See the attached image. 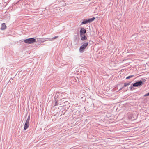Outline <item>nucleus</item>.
<instances>
[{
	"label": "nucleus",
	"instance_id": "nucleus-1",
	"mask_svg": "<svg viewBox=\"0 0 149 149\" xmlns=\"http://www.w3.org/2000/svg\"><path fill=\"white\" fill-rule=\"evenodd\" d=\"M36 42V39L33 38L27 39L24 40V42L26 43L31 44Z\"/></svg>",
	"mask_w": 149,
	"mask_h": 149
},
{
	"label": "nucleus",
	"instance_id": "nucleus-2",
	"mask_svg": "<svg viewBox=\"0 0 149 149\" xmlns=\"http://www.w3.org/2000/svg\"><path fill=\"white\" fill-rule=\"evenodd\" d=\"M88 43L87 42H86L84 44L82 45L80 47L79 51L80 52H83L86 49V47L88 46Z\"/></svg>",
	"mask_w": 149,
	"mask_h": 149
},
{
	"label": "nucleus",
	"instance_id": "nucleus-3",
	"mask_svg": "<svg viewBox=\"0 0 149 149\" xmlns=\"http://www.w3.org/2000/svg\"><path fill=\"white\" fill-rule=\"evenodd\" d=\"M29 119L28 118L26 120L24 124V130H26L29 127Z\"/></svg>",
	"mask_w": 149,
	"mask_h": 149
},
{
	"label": "nucleus",
	"instance_id": "nucleus-4",
	"mask_svg": "<svg viewBox=\"0 0 149 149\" xmlns=\"http://www.w3.org/2000/svg\"><path fill=\"white\" fill-rule=\"evenodd\" d=\"M142 82L141 81H139L133 84V86L134 87H138L142 86Z\"/></svg>",
	"mask_w": 149,
	"mask_h": 149
},
{
	"label": "nucleus",
	"instance_id": "nucleus-5",
	"mask_svg": "<svg viewBox=\"0 0 149 149\" xmlns=\"http://www.w3.org/2000/svg\"><path fill=\"white\" fill-rule=\"evenodd\" d=\"M86 32V30L84 28H81L80 31V35L85 34Z\"/></svg>",
	"mask_w": 149,
	"mask_h": 149
},
{
	"label": "nucleus",
	"instance_id": "nucleus-6",
	"mask_svg": "<svg viewBox=\"0 0 149 149\" xmlns=\"http://www.w3.org/2000/svg\"><path fill=\"white\" fill-rule=\"evenodd\" d=\"M80 36L81 40L84 41L87 39V37L85 34L81 35Z\"/></svg>",
	"mask_w": 149,
	"mask_h": 149
},
{
	"label": "nucleus",
	"instance_id": "nucleus-7",
	"mask_svg": "<svg viewBox=\"0 0 149 149\" xmlns=\"http://www.w3.org/2000/svg\"><path fill=\"white\" fill-rule=\"evenodd\" d=\"M6 28V25L5 23H3L2 24V26L1 27V29L2 30H4Z\"/></svg>",
	"mask_w": 149,
	"mask_h": 149
},
{
	"label": "nucleus",
	"instance_id": "nucleus-8",
	"mask_svg": "<svg viewBox=\"0 0 149 149\" xmlns=\"http://www.w3.org/2000/svg\"><path fill=\"white\" fill-rule=\"evenodd\" d=\"M95 19V18L93 17V18H90L88 20V21L89 22V23H90L92 22V21H93Z\"/></svg>",
	"mask_w": 149,
	"mask_h": 149
},
{
	"label": "nucleus",
	"instance_id": "nucleus-9",
	"mask_svg": "<svg viewBox=\"0 0 149 149\" xmlns=\"http://www.w3.org/2000/svg\"><path fill=\"white\" fill-rule=\"evenodd\" d=\"M88 23H89L88 21V20H85V21H83L82 23V24H86Z\"/></svg>",
	"mask_w": 149,
	"mask_h": 149
},
{
	"label": "nucleus",
	"instance_id": "nucleus-10",
	"mask_svg": "<svg viewBox=\"0 0 149 149\" xmlns=\"http://www.w3.org/2000/svg\"><path fill=\"white\" fill-rule=\"evenodd\" d=\"M133 77V75L129 76L126 78V79H129Z\"/></svg>",
	"mask_w": 149,
	"mask_h": 149
},
{
	"label": "nucleus",
	"instance_id": "nucleus-11",
	"mask_svg": "<svg viewBox=\"0 0 149 149\" xmlns=\"http://www.w3.org/2000/svg\"><path fill=\"white\" fill-rule=\"evenodd\" d=\"M130 85V83H125L124 84V86L125 87H126L128 85Z\"/></svg>",
	"mask_w": 149,
	"mask_h": 149
},
{
	"label": "nucleus",
	"instance_id": "nucleus-12",
	"mask_svg": "<svg viewBox=\"0 0 149 149\" xmlns=\"http://www.w3.org/2000/svg\"><path fill=\"white\" fill-rule=\"evenodd\" d=\"M149 96V92L148 93H147L145 94L144 95V96Z\"/></svg>",
	"mask_w": 149,
	"mask_h": 149
},
{
	"label": "nucleus",
	"instance_id": "nucleus-13",
	"mask_svg": "<svg viewBox=\"0 0 149 149\" xmlns=\"http://www.w3.org/2000/svg\"><path fill=\"white\" fill-rule=\"evenodd\" d=\"M58 36H56L53 38L52 39H55L57 38H58Z\"/></svg>",
	"mask_w": 149,
	"mask_h": 149
},
{
	"label": "nucleus",
	"instance_id": "nucleus-14",
	"mask_svg": "<svg viewBox=\"0 0 149 149\" xmlns=\"http://www.w3.org/2000/svg\"><path fill=\"white\" fill-rule=\"evenodd\" d=\"M122 88H120V89L119 90H121L122 89Z\"/></svg>",
	"mask_w": 149,
	"mask_h": 149
}]
</instances>
